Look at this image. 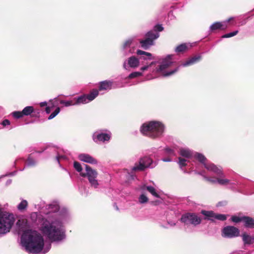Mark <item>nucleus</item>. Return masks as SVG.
I'll list each match as a JSON object with an SVG mask.
<instances>
[{"mask_svg":"<svg viewBox=\"0 0 254 254\" xmlns=\"http://www.w3.org/2000/svg\"><path fill=\"white\" fill-rule=\"evenodd\" d=\"M60 112V108L57 107L56 109L48 117V120H51L54 118Z\"/></svg>","mask_w":254,"mask_h":254,"instance_id":"41","label":"nucleus"},{"mask_svg":"<svg viewBox=\"0 0 254 254\" xmlns=\"http://www.w3.org/2000/svg\"><path fill=\"white\" fill-rule=\"evenodd\" d=\"M22 111L23 116H29L34 112V108L32 106H27Z\"/></svg>","mask_w":254,"mask_h":254,"instance_id":"28","label":"nucleus"},{"mask_svg":"<svg viewBox=\"0 0 254 254\" xmlns=\"http://www.w3.org/2000/svg\"><path fill=\"white\" fill-rule=\"evenodd\" d=\"M134 38H130L127 40L123 46V48L124 50H127V48H129L131 44L132 43L133 41Z\"/></svg>","mask_w":254,"mask_h":254,"instance_id":"32","label":"nucleus"},{"mask_svg":"<svg viewBox=\"0 0 254 254\" xmlns=\"http://www.w3.org/2000/svg\"><path fill=\"white\" fill-rule=\"evenodd\" d=\"M19 232L21 233V244L25 251L31 254H46L49 251L51 245L45 243L42 235L37 231L32 230L26 220H19L16 223Z\"/></svg>","mask_w":254,"mask_h":254,"instance_id":"2","label":"nucleus"},{"mask_svg":"<svg viewBox=\"0 0 254 254\" xmlns=\"http://www.w3.org/2000/svg\"><path fill=\"white\" fill-rule=\"evenodd\" d=\"M141 189L142 190H147L153 196L155 197L159 198L160 195L157 191L152 186H146L145 185L143 186Z\"/></svg>","mask_w":254,"mask_h":254,"instance_id":"22","label":"nucleus"},{"mask_svg":"<svg viewBox=\"0 0 254 254\" xmlns=\"http://www.w3.org/2000/svg\"><path fill=\"white\" fill-rule=\"evenodd\" d=\"M179 153L181 156L187 159L190 158L193 155V152L188 148H181Z\"/></svg>","mask_w":254,"mask_h":254,"instance_id":"21","label":"nucleus"},{"mask_svg":"<svg viewBox=\"0 0 254 254\" xmlns=\"http://www.w3.org/2000/svg\"><path fill=\"white\" fill-rule=\"evenodd\" d=\"M73 167L77 172L80 173V174L81 173H83L82 172V167L79 162L75 161L73 163Z\"/></svg>","mask_w":254,"mask_h":254,"instance_id":"37","label":"nucleus"},{"mask_svg":"<svg viewBox=\"0 0 254 254\" xmlns=\"http://www.w3.org/2000/svg\"><path fill=\"white\" fill-rule=\"evenodd\" d=\"M16 174V172H12V173H10L8 174H7L6 175H5V176H14Z\"/></svg>","mask_w":254,"mask_h":254,"instance_id":"48","label":"nucleus"},{"mask_svg":"<svg viewBox=\"0 0 254 254\" xmlns=\"http://www.w3.org/2000/svg\"><path fill=\"white\" fill-rule=\"evenodd\" d=\"M181 221L185 225L191 224L196 226L201 223V219L195 213H186L182 216Z\"/></svg>","mask_w":254,"mask_h":254,"instance_id":"11","label":"nucleus"},{"mask_svg":"<svg viewBox=\"0 0 254 254\" xmlns=\"http://www.w3.org/2000/svg\"><path fill=\"white\" fill-rule=\"evenodd\" d=\"M17 161H16L15 162V164H16V162H17Z\"/></svg>","mask_w":254,"mask_h":254,"instance_id":"54","label":"nucleus"},{"mask_svg":"<svg viewBox=\"0 0 254 254\" xmlns=\"http://www.w3.org/2000/svg\"><path fill=\"white\" fill-rule=\"evenodd\" d=\"M156 166V163L150 157L144 156L139 159L138 162L135 163L134 166L129 170L127 169L128 180H134L135 176L134 173L144 171L146 168H153Z\"/></svg>","mask_w":254,"mask_h":254,"instance_id":"6","label":"nucleus"},{"mask_svg":"<svg viewBox=\"0 0 254 254\" xmlns=\"http://www.w3.org/2000/svg\"><path fill=\"white\" fill-rule=\"evenodd\" d=\"M139 59L134 56H132L126 60L123 64L124 68L128 70L129 68H136L139 65Z\"/></svg>","mask_w":254,"mask_h":254,"instance_id":"14","label":"nucleus"},{"mask_svg":"<svg viewBox=\"0 0 254 254\" xmlns=\"http://www.w3.org/2000/svg\"><path fill=\"white\" fill-rule=\"evenodd\" d=\"M232 18L223 22H216L213 23L209 27L210 31H213L216 30H224L228 27L227 24L230 21Z\"/></svg>","mask_w":254,"mask_h":254,"instance_id":"15","label":"nucleus"},{"mask_svg":"<svg viewBox=\"0 0 254 254\" xmlns=\"http://www.w3.org/2000/svg\"><path fill=\"white\" fill-rule=\"evenodd\" d=\"M244 225L247 227L254 228V219L249 217L244 216Z\"/></svg>","mask_w":254,"mask_h":254,"instance_id":"25","label":"nucleus"},{"mask_svg":"<svg viewBox=\"0 0 254 254\" xmlns=\"http://www.w3.org/2000/svg\"><path fill=\"white\" fill-rule=\"evenodd\" d=\"M11 182H12V180L10 179H9L7 181V182L6 183V185H10L11 183Z\"/></svg>","mask_w":254,"mask_h":254,"instance_id":"49","label":"nucleus"},{"mask_svg":"<svg viewBox=\"0 0 254 254\" xmlns=\"http://www.w3.org/2000/svg\"><path fill=\"white\" fill-rule=\"evenodd\" d=\"M161 226L164 228H168V227L167 226H164V225H162Z\"/></svg>","mask_w":254,"mask_h":254,"instance_id":"51","label":"nucleus"},{"mask_svg":"<svg viewBox=\"0 0 254 254\" xmlns=\"http://www.w3.org/2000/svg\"><path fill=\"white\" fill-rule=\"evenodd\" d=\"M60 104L64 105L65 107H69L73 105H75L74 99L71 100L65 101L60 100Z\"/></svg>","mask_w":254,"mask_h":254,"instance_id":"33","label":"nucleus"},{"mask_svg":"<svg viewBox=\"0 0 254 254\" xmlns=\"http://www.w3.org/2000/svg\"><path fill=\"white\" fill-rule=\"evenodd\" d=\"M220 204V202H219V203L218 204L217 206H219Z\"/></svg>","mask_w":254,"mask_h":254,"instance_id":"53","label":"nucleus"},{"mask_svg":"<svg viewBox=\"0 0 254 254\" xmlns=\"http://www.w3.org/2000/svg\"><path fill=\"white\" fill-rule=\"evenodd\" d=\"M238 31L236 30V31H233L232 32H230V33L223 35L222 36V38H227L232 37L233 36L236 35L238 34Z\"/></svg>","mask_w":254,"mask_h":254,"instance_id":"42","label":"nucleus"},{"mask_svg":"<svg viewBox=\"0 0 254 254\" xmlns=\"http://www.w3.org/2000/svg\"><path fill=\"white\" fill-rule=\"evenodd\" d=\"M227 215L215 213L214 219H217L220 221H224L227 219Z\"/></svg>","mask_w":254,"mask_h":254,"instance_id":"38","label":"nucleus"},{"mask_svg":"<svg viewBox=\"0 0 254 254\" xmlns=\"http://www.w3.org/2000/svg\"><path fill=\"white\" fill-rule=\"evenodd\" d=\"M174 55H168L165 58L163 59L160 65L155 66V68H152V66L155 64V62H152L149 64L145 65L141 67L140 70L141 71H135L131 73L128 76V78H133L142 75V72L150 69L152 72V74L150 76L148 75L146 77L147 80H150L159 76L163 77L170 76L174 74L178 70L179 66L176 68L175 69L171 70L168 71H166V69L171 66L174 63Z\"/></svg>","mask_w":254,"mask_h":254,"instance_id":"3","label":"nucleus"},{"mask_svg":"<svg viewBox=\"0 0 254 254\" xmlns=\"http://www.w3.org/2000/svg\"><path fill=\"white\" fill-rule=\"evenodd\" d=\"M99 94V92L97 90H93L89 94L86 95L89 102L93 100Z\"/></svg>","mask_w":254,"mask_h":254,"instance_id":"27","label":"nucleus"},{"mask_svg":"<svg viewBox=\"0 0 254 254\" xmlns=\"http://www.w3.org/2000/svg\"><path fill=\"white\" fill-rule=\"evenodd\" d=\"M11 114L12 116L15 119H19L23 116L22 111H15L12 112Z\"/></svg>","mask_w":254,"mask_h":254,"instance_id":"40","label":"nucleus"},{"mask_svg":"<svg viewBox=\"0 0 254 254\" xmlns=\"http://www.w3.org/2000/svg\"><path fill=\"white\" fill-rule=\"evenodd\" d=\"M15 222L12 213L4 211L0 205V234L5 235L9 232Z\"/></svg>","mask_w":254,"mask_h":254,"instance_id":"7","label":"nucleus"},{"mask_svg":"<svg viewBox=\"0 0 254 254\" xmlns=\"http://www.w3.org/2000/svg\"><path fill=\"white\" fill-rule=\"evenodd\" d=\"M36 164V161L32 157V156L30 155L28 157L26 165L27 166L30 167V166H33Z\"/></svg>","mask_w":254,"mask_h":254,"instance_id":"36","label":"nucleus"},{"mask_svg":"<svg viewBox=\"0 0 254 254\" xmlns=\"http://www.w3.org/2000/svg\"><path fill=\"white\" fill-rule=\"evenodd\" d=\"M194 157L201 162L208 171L213 173L218 176L217 178H210L204 176V178L207 181L214 184L217 183L223 186L229 184H233L231 183V181L230 180L224 178L225 175L220 166H217L210 162H206L205 161L206 158L204 155L200 153H196L194 154Z\"/></svg>","mask_w":254,"mask_h":254,"instance_id":"4","label":"nucleus"},{"mask_svg":"<svg viewBox=\"0 0 254 254\" xmlns=\"http://www.w3.org/2000/svg\"><path fill=\"white\" fill-rule=\"evenodd\" d=\"M80 176L83 177H87L89 182L92 187L94 188H97L98 187L99 183L97 180L98 173L95 170L85 165V172L81 173Z\"/></svg>","mask_w":254,"mask_h":254,"instance_id":"8","label":"nucleus"},{"mask_svg":"<svg viewBox=\"0 0 254 254\" xmlns=\"http://www.w3.org/2000/svg\"><path fill=\"white\" fill-rule=\"evenodd\" d=\"M201 56L200 55L195 56L188 59L185 62L181 64V66L186 67V66H188L192 65V64L198 62L201 60Z\"/></svg>","mask_w":254,"mask_h":254,"instance_id":"18","label":"nucleus"},{"mask_svg":"<svg viewBox=\"0 0 254 254\" xmlns=\"http://www.w3.org/2000/svg\"><path fill=\"white\" fill-rule=\"evenodd\" d=\"M37 216V213H33L31 214V217H36Z\"/></svg>","mask_w":254,"mask_h":254,"instance_id":"50","label":"nucleus"},{"mask_svg":"<svg viewBox=\"0 0 254 254\" xmlns=\"http://www.w3.org/2000/svg\"><path fill=\"white\" fill-rule=\"evenodd\" d=\"M57 101L58 100L56 98L50 101V102H51V106H48L46 108V112L47 114H49L51 112V108L58 105V103Z\"/></svg>","mask_w":254,"mask_h":254,"instance_id":"29","label":"nucleus"},{"mask_svg":"<svg viewBox=\"0 0 254 254\" xmlns=\"http://www.w3.org/2000/svg\"><path fill=\"white\" fill-rule=\"evenodd\" d=\"M168 224L171 227L175 226L176 225V223L173 221H169L168 222Z\"/></svg>","mask_w":254,"mask_h":254,"instance_id":"45","label":"nucleus"},{"mask_svg":"<svg viewBox=\"0 0 254 254\" xmlns=\"http://www.w3.org/2000/svg\"><path fill=\"white\" fill-rule=\"evenodd\" d=\"M245 246L250 245L254 243V235L244 233L241 235Z\"/></svg>","mask_w":254,"mask_h":254,"instance_id":"19","label":"nucleus"},{"mask_svg":"<svg viewBox=\"0 0 254 254\" xmlns=\"http://www.w3.org/2000/svg\"><path fill=\"white\" fill-rule=\"evenodd\" d=\"M40 105L41 107L47 106V103L46 102H43L40 103Z\"/></svg>","mask_w":254,"mask_h":254,"instance_id":"46","label":"nucleus"},{"mask_svg":"<svg viewBox=\"0 0 254 254\" xmlns=\"http://www.w3.org/2000/svg\"><path fill=\"white\" fill-rule=\"evenodd\" d=\"M78 158L80 161L87 163L92 165H97L98 164L97 160L88 154L81 153L78 155Z\"/></svg>","mask_w":254,"mask_h":254,"instance_id":"17","label":"nucleus"},{"mask_svg":"<svg viewBox=\"0 0 254 254\" xmlns=\"http://www.w3.org/2000/svg\"><path fill=\"white\" fill-rule=\"evenodd\" d=\"M201 213L210 220H214L215 213L212 211L202 210Z\"/></svg>","mask_w":254,"mask_h":254,"instance_id":"26","label":"nucleus"},{"mask_svg":"<svg viewBox=\"0 0 254 254\" xmlns=\"http://www.w3.org/2000/svg\"><path fill=\"white\" fill-rule=\"evenodd\" d=\"M239 230L234 226H227L224 227L222 232V236L225 238H234L238 236Z\"/></svg>","mask_w":254,"mask_h":254,"instance_id":"13","label":"nucleus"},{"mask_svg":"<svg viewBox=\"0 0 254 254\" xmlns=\"http://www.w3.org/2000/svg\"><path fill=\"white\" fill-rule=\"evenodd\" d=\"M75 105L84 104L89 103L86 95H81L74 99Z\"/></svg>","mask_w":254,"mask_h":254,"instance_id":"23","label":"nucleus"},{"mask_svg":"<svg viewBox=\"0 0 254 254\" xmlns=\"http://www.w3.org/2000/svg\"><path fill=\"white\" fill-rule=\"evenodd\" d=\"M165 153L169 156H176V155L175 149L174 147L173 148L166 147L165 149Z\"/></svg>","mask_w":254,"mask_h":254,"instance_id":"34","label":"nucleus"},{"mask_svg":"<svg viewBox=\"0 0 254 254\" xmlns=\"http://www.w3.org/2000/svg\"><path fill=\"white\" fill-rule=\"evenodd\" d=\"M111 135V132L108 130H98L93 133L92 139L97 143H107L110 140Z\"/></svg>","mask_w":254,"mask_h":254,"instance_id":"9","label":"nucleus"},{"mask_svg":"<svg viewBox=\"0 0 254 254\" xmlns=\"http://www.w3.org/2000/svg\"><path fill=\"white\" fill-rule=\"evenodd\" d=\"M190 46L187 43H183L178 46L175 49V52L178 54L186 52Z\"/></svg>","mask_w":254,"mask_h":254,"instance_id":"24","label":"nucleus"},{"mask_svg":"<svg viewBox=\"0 0 254 254\" xmlns=\"http://www.w3.org/2000/svg\"><path fill=\"white\" fill-rule=\"evenodd\" d=\"M244 216L243 217H239L237 216H233L231 217V220L235 222V223H238L240 222H244Z\"/></svg>","mask_w":254,"mask_h":254,"instance_id":"39","label":"nucleus"},{"mask_svg":"<svg viewBox=\"0 0 254 254\" xmlns=\"http://www.w3.org/2000/svg\"><path fill=\"white\" fill-rule=\"evenodd\" d=\"M162 160L164 162H171L172 161V159L170 158H163Z\"/></svg>","mask_w":254,"mask_h":254,"instance_id":"47","label":"nucleus"},{"mask_svg":"<svg viewBox=\"0 0 254 254\" xmlns=\"http://www.w3.org/2000/svg\"><path fill=\"white\" fill-rule=\"evenodd\" d=\"M136 54L139 56L138 59H139V63L141 62L142 64L145 63L147 61L153 59L152 55L151 53L140 50L136 51Z\"/></svg>","mask_w":254,"mask_h":254,"instance_id":"16","label":"nucleus"},{"mask_svg":"<svg viewBox=\"0 0 254 254\" xmlns=\"http://www.w3.org/2000/svg\"><path fill=\"white\" fill-rule=\"evenodd\" d=\"M46 152L49 154L50 156H55L57 161L60 164L62 160L66 159V157L62 153V150L55 146L48 145L44 148L42 151H39L38 153Z\"/></svg>","mask_w":254,"mask_h":254,"instance_id":"10","label":"nucleus"},{"mask_svg":"<svg viewBox=\"0 0 254 254\" xmlns=\"http://www.w3.org/2000/svg\"><path fill=\"white\" fill-rule=\"evenodd\" d=\"M159 36V34L158 32L153 31H149L146 35V39L140 41L141 47L144 50H147L150 46L154 44L153 41L157 39Z\"/></svg>","mask_w":254,"mask_h":254,"instance_id":"12","label":"nucleus"},{"mask_svg":"<svg viewBox=\"0 0 254 254\" xmlns=\"http://www.w3.org/2000/svg\"><path fill=\"white\" fill-rule=\"evenodd\" d=\"M164 125L160 122L152 121L143 124L140 128L141 133L152 138L160 137L164 131Z\"/></svg>","mask_w":254,"mask_h":254,"instance_id":"5","label":"nucleus"},{"mask_svg":"<svg viewBox=\"0 0 254 254\" xmlns=\"http://www.w3.org/2000/svg\"><path fill=\"white\" fill-rule=\"evenodd\" d=\"M197 173V174H200V175H202V173H199V172H198V173Z\"/></svg>","mask_w":254,"mask_h":254,"instance_id":"52","label":"nucleus"},{"mask_svg":"<svg viewBox=\"0 0 254 254\" xmlns=\"http://www.w3.org/2000/svg\"><path fill=\"white\" fill-rule=\"evenodd\" d=\"M113 82L110 80H105L99 83L100 90H109L112 88Z\"/></svg>","mask_w":254,"mask_h":254,"instance_id":"20","label":"nucleus"},{"mask_svg":"<svg viewBox=\"0 0 254 254\" xmlns=\"http://www.w3.org/2000/svg\"><path fill=\"white\" fill-rule=\"evenodd\" d=\"M178 164L180 166L181 169L184 171V173H187L185 170H184L183 167L186 166L187 165V159L185 158H182L181 157H179L178 158Z\"/></svg>","mask_w":254,"mask_h":254,"instance_id":"31","label":"nucleus"},{"mask_svg":"<svg viewBox=\"0 0 254 254\" xmlns=\"http://www.w3.org/2000/svg\"><path fill=\"white\" fill-rule=\"evenodd\" d=\"M28 206V202L26 200H22L18 205L17 209L21 211L25 209Z\"/></svg>","mask_w":254,"mask_h":254,"instance_id":"30","label":"nucleus"},{"mask_svg":"<svg viewBox=\"0 0 254 254\" xmlns=\"http://www.w3.org/2000/svg\"><path fill=\"white\" fill-rule=\"evenodd\" d=\"M148 201V198L144 194H141L138 197V202L140 204L146 203Z\"/></svg>","mask_w":254,"mask_h":254,"instance_id":"35","label":"nucleus"},{"mask_svg":"<svg viewBox=\"0 0 254 254\" xmlns=\"http://www.w3.org/2000/svg\"><path fill=\"white\" fill-rule=\"evenodd\" d=\"M49 212L46 218L43 220L40 230L43 235L51 242L61 243L66 238V230L64 221L67 215L66 210L61 214L59 203L54 201L47 206Z\"/></svg>","mask_w":254,"mask_h":254,"instance_id":"1","label":"nucleus"},{"mask_svg":"<svg viewBox=\"0 0 254 254\" xmlns=\"http://www.w3.org/2000/svg\"><path fill=\"white\" fill-rule=\"evenodd\" d=\"M163 30V27L161 25H156L154 27V29L153 30H151L150 31H153L155 32H157V31H162Z\"/></svg>","mask_w":254,"mask_h":254,"instance_id":"43","label":"nucleus"},{"mask_svg":"<svg viewBox=\"0 0 254 254\" xmlns=\"http://www.w3.org/2000/svg\"><path fill=\"white\" fill-rule=\"evenodd\" d=\"M1 124L3 126L5 127L10 125V121L7 119L4 120Z\"/></svg>","mask_w":254,"mask_h":254,"instance_id":"44","label":"nucleus"}]
</instances>
